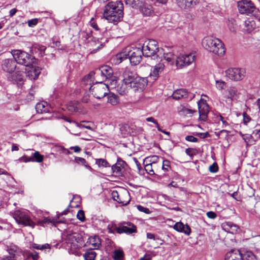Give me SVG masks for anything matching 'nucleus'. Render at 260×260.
<instances>
[{"label": "nucleus", "mask_w": 260, "mask_h": 260, "mask_svg": "<svg viewBox=\"0 0 260 260\" xmlns=\"http://www.w3.org/2000/svg\"><path fill=\"white\" fill-rule=\"evenodd\" d=\"M113 257L115 260H123V251L121 250H115L113 252Z\"/></svg>", "instance_id": "de8ad7c7"}, {"label": "nucleus", "mask_w": 260, "mask_h": 260, "mask_svg": "<svg viewBox=\"0 0 260 260\" xmlns=\"http://www.w3.org/2000/svg\"><path fill=\"white\" fill-rule=\"evenodd\" d=\"M16 63L24 65L25 67H29L34 63V58L28 53L20 50H14L11 52Z\"/></svg>", "instance_id": "39448f33"}, {"label": "nucleus", "mask_w": 260, "mask_h": 260, "mask_svg": "<svg viewBox=\"0 0 260 260\" xmlns=\"http://www.w3.org/2000/svg\"><path fill=\"white\" fill-rule=\"evenodd\" d=\"M117 82L116 83L115 86H111V88H115L116 90L122 95H126L131 89L129 84L125 83V82L122 80L118 84H117Z\"/></svg>", "instance_id": "aec40b11"}, {"label": "nucleus", "mask_w": 260, "mask_h": 260, "mask_svg": "<svg viewBox=\"0 0 260 260\" xmlns=\"http://www.w3.org/2000/svg\"><path fill=\"white\" fill-rule=\"evenodd\" d=\"M36 109L38 113H47L50 112V106L45 102H42L37 104Z\"/></svg>", "instance_id": "c756f323"}, {"label": "nucleus", "mask_w": 260, "mask_h": 260, "mask_svg": "<svg viewBox=\"0 0 260 260\" xmlns=\"http://www.w3.org/2000/svg\"><path fill=\"white\" fill-rule=\"evenodd\" d=\"M87 243L92 246L93 249H98L101 244L100 238L97 236L90 237L88 238Z\"/></svg>", "instance_id": "7c9ffc66"}, {"label": "nucleus", "mask_w": 260, "mask_h": 260, "mask_svg": "<svg viewBox=\"0 0 260 260\" xmlns=\"http://www.w3.org/2000/svg\"><path fill=\"white\" fill-rule=\"evenodd\" d=\"M158 159H159V158L157 156L153 155L151 157H147L146 158L145 160H144V162L148 161L149 163H150L152 165H155L156 164V162L157 161V160Z\"/></svg>", "instance_id": "4d7b16f0"}, {"label": "nucleus", "mask_w": 260, "mask_h": 260, "mask_svg": "<svg viewBox=\"0 0 260 260\" xmlns=\"http://www.w3.org/2000/svg\"><path fill=\"white\" fill-rule=\"evenodd\" d=\"M92 41L95 42V43H96V42L98 43H100V45H99L98 46V48L96 49H94L91 52L92 53H95L96 52L97 50H98L99 49L102 48L103 46V43L102 42V39H95V38H93L92 39Z\"/></svg>", "instance_id": "13d9d810"}, {"label": "nucleus", "mask_w": 260, "mask_h": 260, "mask_svg": "<svg viewBox=\"0 0 260 260\" xmlns=\"http://www.w3.org/2000/svg\"><path fill=\"white\" fill-rule=\"evenodd\" d=\"M185 153L187 155L192 158L193 157L197 154V151L196 149L188 148L186 149Z\"/></svg>", "instance_id": "864d4df0"}, {"label": "nucleus", "mask_w": 260, "mask_h": 260, "mask_svg": "<svg viewBox=\"0 0 260 260\" xmlns=\"http://www.w3.org/2000/svg\"><path fill=\"white\" fill-rule=\"evenodd\" d=\"M28 69H26V74L30 80H36L38 78L41 73V69L39 67L31 66L27 67Z\"/></svg>", "instance_id": "412c9836"}, {"label": "nucleus", "mask_w": 260, "mask_h": 260, "mask_svg": "<svg viewBox=\"0 0 260 260\" xmlns=\"http://www.w3.org/2000/svg\"><path fill=\"white\" fill-rule=\"evenodd\" d=\"M77 217L80 221H84L85 220V215L84 211L82 210H80L77 213Z\"/></svg>", "instance_id": "e2e57ef3"}, {"label": "nucleus", "mask_w": 260, "mask_h": 260, "mask_svg": "<svg viewBox=\"0 0 260 260\" xmlns=\"http://www.w3.org/2000/svg\"><path fill=\"white\" fill-rule=\"evenodd\" d=\"M74 161L78 165L84 166L87 169L90 168L86 160L83 157L76 156L74 158Z\"/></svg>", "instance_id": "79ce46f5"}, {"label": "nucleus", "mask_w": 260, "mask_h": 260, "mask_svg": "<svg viewBox=\"0 0 260 260\" xmlns=\"http://www.w3.org/2000/svg\"><path fill=\"white\" fill-rule=\"evenodd\" d=\"M225 226H226L225 228L227 230H228V232L230 233H234V232H236L238 231L239 229L238 226L234 224L233 223L231 222H228L226 223L225 225Z\"/></svg>", "instance_id": "a19ab883"}, {"label": "nucleus", "mask_w": 260, "mask_h": 260, "mask_svg": "<svg viewBox=\"0 0 260 260\" xmlns=\"http://www.w3.org/2000/svg\"><path fill=\"white\" fill-rule=\"evenodd\" d=\"M126 5H129L133 8H137L142 0H124Z\"/></svg>", "instance_id": "3c124183"}, {"label": "nucleus", "mask_w": 260, "mask_h": 260, "mask_svg": "<svg viewBox=\"0 0 260 260\" xmlns=\"http://www.w3.org/2000/svg\"><path fill=\"white\" fill-rule=\"evenodd\" d=\"M104 17L110 23L117 24L123 17V4L121 1L111 2L104 8Z\"/></svg>", "instance_id": "f257e3e1"}, {"label": "nucleus", "mask_w": 260, "mask_h": 260, "mask_svg": "<svg viewBox=\"0 0 260 260\" xmlns=\"http://www.w3.org/2000/svg\"><path fill=\"white\" fill-rule=\"evenodd\" d=\"M63 222L61 220H58V216L54 217L52 219L49 218L48 217L44 218L43 220L40 221V223L42 225L46 223H53L55 224L56 223L62 222Z\"/></svg>", "instance_id": "58836bf2"}, {"label": "nucleus", "mask_w": 260, "mask_h": 260, "mask_svg": "<svg viewBox=\"0 0 260 260\" xmlns=\"http://www.w3.org/2000/svg\"><path fill=\"white\" fill-rule=\"evenodd\" d=\"M119 230L118 234H131L137 232V227L131 222H124L120 223V229Z\"/></svg>", "instance_id": "a211bd4d"}, {"label": "nucleus", "mask_w": 260, "mask_h": 260, "mask_svg": "<svg viewBox=\"0 0 260 260\" xmlns=\"http://www.w3.org/2000/svg\"><path fill=\"white\" fill-rule=\"evenodd\" d=\"M174 229L179 232L183 233L189 235L191 232V229L187 224H184L181 222H177L174 225Z\"/></svg>", "instance_id": "393cba45"}, {"label": "nucleus", "mask_w": 260, "mask_h": 260, "mask_svg": "<svg viewBox=\"0 0 260 260\" xmlns=\"http://www.w3.org/2000/svg\"><path fill=\"white\" fill-rule=\"evenodd\" d=\"M198 105L200 119L203 121H205L207 118L209 112V106L206 101L202 99H201L198 102Z\"/></svg>", "instance_id": "2eb2a0df"}, {"label": "nucleus", "mask_w": 260, "mask_h": 260, "mask_svg": "<svg viewBox=\"0 0 260 260\" xmlns=\"http://www.w3.org/2000/svg\"><path fill=\"white\" fill-rule=\"evenodd\" d=\"M9 81L18 86H21L24 82L23 72L20 71H16L15 73L10 74L8 76Z\"/></svg>", "instance_id": "dca6fc26"}, {"label": "nucleus", "mask_w": 260, "mask_h": 260, "mask_svg": "<svg viewBox=\"0 0 260 260\" xmlns=\"http://www.w3.org/2000/svg\"><path fill=\"white\" fill-rule=\"evenodd\" d=\"M245 29L248 32H250L256 27L255 22L249 19L246 20L244 22Z\"/></svg>", "instance_id": "c9c22d12"}, {"label": "nucleus", "mask_w": 260, "mask_h": 260, "mask_svg": "<svg viewBox=\"0 0 260 260\" xmlns=\"http://www.w3.org/2000/svg\"><path fill=\"white\" fill-rule=\"evenodd\" d=\"M96 99H101L108 94L109 89L108 84L103 83H96L90 87H87Z\"/></svg>", "instance_id": "423d86ee"}, {"label": "nucleus", "mask_w": 260, "mask_h": 260, "mask_svg": "<svg viewBox=\"0 0 260 260\" xmlns=\"http://www.w3.org/2000/svg\"><path fill=\"white\" fill-rule=\"evenodd\" d=\"M34 159L33 162H37L38 163L42 162L44 160V155L41 154L39 151H35L31 155Z\"/></svg>", "instance_id": "ea45409f"}, {"label": "nucleus", "mask_w": 260, "mask_h": 260, "mask_svg": "<svg viewBox=\"0 0 260 260\" xmlns=\"http://www.w3.org/2000/svg\"><path fill=\"white\" fill-rule=\"evenodd\" d=\"M90 25L96 30H99L100 28L98 27L97 23L94 21V19L92 18L89 22Z\"/></svg>", "instance_id": "338daca9"}, {"label": "nucleus", "mask_w": 260, "mask_h": 260, "mask_svg": "<svg viewBox=\"0 0 260 260\" xmlns=\"http://www.w3.org/2000/svg\"><path fill=\"white\" fill-rule=\"evenodd\" d=\"M170 168V162L168 160H164L162 165V169L165 172L169 171Z\"/></svg>", "instance_id": "bf43d9fd"}, {"label": "nucleus", "mask_w": 260, "mask_h": 260, "mask_svg": "<svg viewBox=\"0 0 260 260\" xmlns=\"http://www.w3.org/2000/svg\"><path fill=\"white\" fill-rule=\"evenodd\" d=\"M32 247L34 249L41 250H46L47 249L50 250L51 248L50 245L48 244L40 245L36 243H33L32 244Z\"/></svg>", "instance_id": "49530a36"}, {"label": "nucleus", "mask_w": 260, "mask_h": 260, "mask_svg": "<svg viewBox=\"0 0 260 260\" xmlns=\"http://www.w3.org/2000/svg\"><path fill=\"white\" fill-rule=\"evenodd\" d=\"M125 161L118 158L117 162L112 166L113 172L116 175H119L121 173V170L124 168Z\"/></svg>", "instance_id": "cd10ccee"}, {"label": "nucleus", "mask_w": 260, "mask_h": 260, "mask_svg": "<svg viewBox=\"0 0 260 260\" xmlns=\"http://www.w3.org/2000/svg\"><path fill=\"white\" fill-rule=\"evenodd\" d=\"M165 66L162 63H159L155 65L150 74V78H152L153 80H156L158 78L159 74L161 73L164 69Z\"/></svg>", "instance_id": "a878e982"}, {"label": "nucleus", "mask_w": 260, "mask_h": 260, "mask_svg": "<svg viewBox=\"0 0 260 260\" xmlns=\"http://www.w3.org/2000/svg\"><path fill=\"white\" fill-rule=\"evenodd\" d=\"M1 67L4 71L11 74L16 69V63L13 59H5L3 60Z\"/></svg>", "instance_id": "f3484780"}, {"label": "nucleus", "mask_w": 260, "mask_h": 260, "mask_svg": "<svg viewBox=\"0 0 260 260\" xmlns=\"http://www.w3.org/2000/svg\"><path fill=\"white\" fill-rule=\"evenodd\" d=\"M148 80L145 78L137 76L129 85L131 89L134 91L142 92L147 84Z\"/></svg>", "instance_id": "ddd939ff"}, {"label": "nucleus", "mask_w": 260, "mask_h": 260, "mask_svg": "<svg viewBox=\"0 0 260 260\" xmlns=\"http://www.w3.org/2000/svg\"><path fill=\"white\" fill-rule=\"evenodd\" d=\"M127 50L129 53V60L133 65L138 64L141 61L143 54L141 48L127 47Z\"/></svg>", "instance_id": "9d476101"}, {"label": "nucleus", "mask_w": 260, "mask_h": 260, "mask_svg": "<svg viewBox=\"0 0 260 260\" xmlns=\"http://www.w3.org/2000/svg\"><path fill=\"white\" fill-rule=\"evenodd\" d=\"M93 72L94 75V79L96 83H103L104 81L107 80V84H109L111 86H115L117 78L113 76V70L109 66H102Z\"/></svg>", "instance_id": "7ed1b4c3"}, {"label": "nucleus", "mask_w": 260, "mask_h": 260, "mask_svg": "<svg viewBox=\"0 0 260 260\" xmlns=\"http://www.w3.org/2000/svg\"><path fill=\"white\" fill-rule=\"evenodd\" d=\"M95 164L100 167H110L109 162L103 158L95 159Z\"/></svg>", "instance_id": "8fccbe9b"}, {"label": "nucleus", "mask_w": 260, "mask_h": 260, "mask_svg": "<svg viewBox=\"0 0 260 260\" xmlns=\"http://www.w3.org/2000/svg\"><path fill=\"white\" fill-rule=\"evenodd\" d=\"M246 71L242 68H230L225 71V76L234 81H240L245 76Z\"/></svg>", "instance_id": "9b49d317"}, {"label": "nucleus", "mask_w": 260, "mask_h": 260, "mask_svg": "<svg viewBox=\"0 0 260 260\" xmlns=\"http://www.w3.org/2000/svg\"><path fill=\"white\" fill-rule=\"evenodd\" d=\"M107 98V103L112 106H116L119 103V101L118 96L113 93H110L108 95Z\"/></svg>", "instance_id": "e433bc0d"}, {"label": "nucleus", "mask_w": 260, "mask_h": 260, "mask_svg": "<svg viewBox=\"0 0 260 260\" xmlns=\"http://www.w3.org/2000/svg\"><path fill=\"white\" fill-rule=\"evenodd\" d=\"M226 83L222 80L216 81V87L218 90H222L225 88Z\"/></svg>", "instance_id": "6e6d98bb"}, {"label": "nucleus", "mask_w": 260, "mask_h": 260, "mask_svg": "<svg viewBox=\"0 0 260 260\" xmlns=\"http://www.w3.org/2000/svg\"><path fill=\"white\" fill-rule=\"evenodd\" d=\"M226 92L228 93L227 98L230 99V101H233L238 94L237 89L234 86L228 88Z\"/></svg>", "instance_id": "f704fd0d"}, {"label": "nucleus", "mask_w": 260, "mask_h": 260, "mask_svg": "<svg viewBox=\"0 0 260 260\" xmlns=\"http://www.w3.org/2000/svg\"><path fill=\"white\" fill-rule=\"evenodd\" d=\"M107 229L110 233L114 234L115 232L118 233L119 229H120V224L117 226L115 223L111 222L108 225Z\"/></svg>", "instance_id": "37998d69"}, {"label": "nucleus", "mask_w": 260, "mask_h": 260, "mask_svg": "<svg viewBox=\"0 0 260 260\" xmlns=\"http://www.w3.org/2000/svg\"><path fill=\"white\" fill-rule=\"evenodd\" d=\"M177 111L180 116L185 117H191L197 112L196 110L191 109L188 106H185L182 105L178 107Z\"/></svg>", "instance_id": "4be33fe9"}, {"label": "nucleus", "mask_w": 260, "mask_h": 260, "mask_svg": "<svg viewBox=\"0 0 260 260\" xmlns=\"http://www.w3.org/2000/svg\"><path fill=\"white\" fill-rule=\"evenodd\" d=\"M61 118L64 119V120H66L67 122H69L70 123H73L75 125V126L77 127H79V128L84 127V128H87V129H91V127L89 126L84 125V124H82L81 123L79 124L77 122L74 121H72L70 119L67 118V117H66L64 116H63L61 117Z\"/></svg>", "instance_id": "c03bdc74"}, {"label": "nucleus", "mask_w": 260, "mask_h": 260, "mask_svg": "<svg viewBox=\"0 0 260 260\" xmlns=\"http://www.w3.org/2000/svg\"><path fill=\"white\" fill-rule=\"evenodd\" d=\"M178 6L181 8H190L196 5L199 0H175Z\"/></svg>", "instance_id": "bb28decb"}, {"label": "nucleus", "mask_w": 260, "mask_h": 260, "mask_svg": "<svg viewBox=\"0 0 260 260\" xmlns=\"http://www.w3.org/2000/svg\"><path fill=\"white\" fill-rule=\"evenodd\" d=\"M14 218L18 224L34 227L35 223L31 220L27 211L17 210L14 213Z\"/></svg>", "instance_id": "0eeeda50"}, {"label": "nucleus", "mask_w": 260, "mask_h": 260, "mask_svg": "<svg viewBox=\"0 0 260 260\" xmlns=\"http://www.w3.org/2000/svg\"><path fill=\"white\" fill-rule=\"evenodd\" d=\"M20 160L24 162H33L34 159L32 157V156L30 157H27L25 155L23 156L21 158H20Z\"/></svg>", "instance_id": "0e129e2a"}, {"label": "nucleus", "mask_w": 260, "mask_h": 260, "mask_svg": "<svg viewBox=\"0 0 260 260\" xmlns=\"http://www.w3.org/2000/svg\"><path fill=\"white\" fill-rule=\"evenodd\" d=\"M128 51V50H127V47H126L123 51L117 54L115 56L116 63H120L123 60L127 58L129 59V53L127 52Z\"/></svg>", "instance_id": "473e14b6"}, {"label": "nucleus", "mask_w": 260, "mask_h": 260, "mask_svg": "<svg viewBox=\"0 0 260 260\" xmlns=\"http://www.w3.org/2000/svg\"><path fill=\"white\" fill-rule=\"evenodd\" d=\"M94 75L93 72H90L87 75L84 76L82 80V84L85 86H92L91 85L93 81H95L94 79Z\"/></svg>", "instance_id": "72a5a7b5"}, {"label": "nucleus", "mask_w": 260, "mask_h": 260, "mask_svg": "<svg viewBox=\"0 0 260 260\" xmlns=\"http://www.w3.org/2000/svg\"><path fill=\"white\" fill-rule=\"evenodd\" d=\"M221 121L222 123V127H226L229 125V123L226 121V119L222 117L220 114L216 116L215 121L218 122Z\"/></svg>", "instance_id": "603ef678"}, {"label": "nucleus", "mask_w": 260, "mask_h": 260, "mask_svg": "<svg viewBox=\"0 0 260 260\" xmlns=\"http://www.w3.org/2000/svg\"><path fill=\"white\" fill-rule=\"evenodd\" d=\"M112 198L122 206L128 204L131 201V196L127 190H123L120 191L113 190L111 193Z\"/></svg>", "instance_id": "6e6552de"}, {"label": "nucleus", "mask_w": 260, "mask_h": 260, "mask_svg": "<svg viewBox=\"0 0 260 260\" xmlns=\"http://www.w3.org/2000/svg\"><path fill=\"white\" fill-rule=\"evenodd\" d=\"M242 260H256V257L252 252L247 251L242 254Z\"/></svg>", "instance_id": "a18cd8bd"}, {"label": "nucleus", "mask_w": 260, "mask_h": 260, "mask_svg": "<svg viewBox=\"0 0 260 260\" xmlns=\"http://www.w3.org/2000/svg\"><path fill=\"white\" fill-rule=\"evenodd\" d=\"M91 34L90 32H88L86 31H83L80 34V36L84 40V41H86L88 40L90 37Z\"/></svg>", "instance_id": "680f3d73"}, {"label": "nucleus", "mask_w": 260, "mask_h": 260, "mask_svg": "<svg viewBox=\"0 0 260 260\" xmlns=\"http://www.w3.org/2000/svg\"><path fill=\"white\" fill-rule=\"evenodd\" d=\"M1 260H20L18 259V254L17 253H13L10 256L4 258Z\"/></svg>", "instance_id": "69168bd1"}, {"label": "nucleus", "mask_w": 260, "mask_h": 260, "mask_svg": "<svg viewBox=\"0 0 260 260\" xmlns=\"http://www.w3.org/2000/svg\"><path fill=\"white\" fill-rule=\"evenodd\" d=\"M96 255L95 252L93 250H89L84 254V257L85 260H94Z\"/></svg>", "instance_id": "09e8293b"}, {"label": "nucleus", "mask_w": 260, "mask_h": 260, "mask_svg": "<svg viewBox=\"0 0 260 260\" xmlns=\"http://www.w3.org/2000/svg\"><path fill=\"white\" fill-rule=\"evenodd\" d=\"M239 11L241 14H250L255 9L253 4L250 0H242L238 3Z\"/></svg>", "instance_id": "4468645a"}, {"label": "nucleus", "mask_w": 260, "mask_h": 260, "mask_svg": "<svg viewBox=\"0 0 260 260\" xmlns=\"http://www.w3.org/2000/svg\"><path fill=\"white\" fill-rule=\"evenodd\" d=\"M137 8L139 9L144 16H149L153 13L152 7L148 3V0H142Z\"/></svg>", "instance_id": "6ab92c4d"}, {"label": "nucleus", "mask_w": 260, "mask_h": 260, "mask_svg": "<svg viewBox=\"0 0 260 260\" xmlns=\"http://www.w3.org/2000/svg\"><path fill=\"white\" fill-rule=\"evenodd\" d=\"M243 123L245 125H247V123L251 120L250 117L245 112L243 114Z\"/></svg>", "instance_id": "774afa93"}, {"label": "nucleus", "mask_w": 260, "mask_h": 260, "mask_svg": "<svg viewBox=\"0 0 260 260\" xmlns=\"http://www.w3.org/2000/svg\"><path fill=\"white\" fill-rule=\"evenodd\" d=\"M196 58L194 53L180 54L176 59V65L177 68H182L192 63Z\"/></svg>", "instance_id": "1a4fd4ad"}, {"label": "nucleus", "mask_w": 260, "mask_h": 260, "mask_svg": "<svg viewBox=\"0 0 260 260\" xmlns=\"http://www.w3.org/2000/svg\"><path fill=\"white\" fill-rule=\"evenodd\" d=\"M227 25L230 31L236 32L237 29V24L235 20L229 19L227 22Z\"/></svg>", "instance_id": "4c0bfd02"}, {"label": "nucleus", "mask_w": 260, "mask_h": 260, "mask_svg": "<svg viewBox=\"0 0 260 260\" xmlns=\"http://www.w3.org/2000/svg\"><path fill=\"white\" fill-rule=\"evenodd\" d=\"M202 46L207 50L218 56L225 52L223 43L219 39L211 36H206L202 40Z\"/></svg>", "instance_id": "f03ea898"}, {"label": "nucleus", "mask_w": 260, "mask_h": 260, "mask_svg": "<svg viewBox=\"0 0 260 260\" xmlns=\"http://www.w3.org/2000/svg\"><path fill=\"white\" fill-rule=\"evenodd\" d=\"M160 52L163 53L164 59L168 62L173 63V60L175 59V55L171 51H169V48L161 49Z\"/></svg>", "instance_id": "2f4dec72"}, {"label": "nucleus", "mask_w": 260, "mask_h": 260, "mask_svg": "<svg viewBox=\"0 0 260 260\" xmlns=\"http://www.w3.org/2000/svg\"><path fill=\"white\" fill-rule=\"evenodd\" d=\"M172 96L175 100H179L181 98L189 99H191L192 98V95L188 93L184 89H179L175 90L173 93Z\"/></svg>", "instance_id": "5701e85b"}, {"label": "nucleus", "mask_w": 260, "mask_h": 260, "mask_svg": "<svg viewBox=\"0 0 260 260\" xmlns=\"http://www.w3.org/2000/svg\"><path fill=\"white\" fill-rule=\"evenodd\" d=\"M209 170L211 173H216L218 170V167L216 162L213 163L209 168Z\"/></svg>", "instance_id": "052dcab7"}, {"label": "nucleus", "mask_w": 260, "mask_h": 260, "mask_svg": "<svg viewBox=\"0 0 260 260\" xmlns=\"http://www.w3.org/2000/svg\"><path fill=\"white\" fill-rule=\"evenodd\" d=\"M225 260H242V253L239 250H232L225 254Z\"/></svg>", "instance_id": "b1692460"}, {"label": "nucleus", "mask_w": 260, "mask_h": 260, "mask_svg": "<svg viewBox=\"0 0 260 260\" xmlns=\"http://www.w3.org/2000/svg\"><path fill=\"white\" fill-rule=\"evenodd\" d=\"M137 76H138L134 73L128 70H126L123 73V79L122 81L130 85Z\"/></svg>", "instance_id": "c85d7f7f"}, {"label": "nucleus", "mask_w": 260, "mask_h": 260, "mask_svg": "<svg viewBox=\"0 0 260 260\" xmlns=\"http://www.w3.org/2000/svg\"><path fill=\"white\" fill-rule=\"evenodd\" d=\"M152 165V164L149 162L145 165V170L150 175H153L155 174Z\"/></svg>", "instance_id": "5fc2aeb1"}, {"label": "nucleus", "mask_w": 260, "mask_h": 260, "mask_svg": "<svg viewBox=\"0 0 260 260\" xmlns=\"http://www.w3.org/2000/svg\"><path fill=\"white\" fill-rule=\"evenodd\" d=\"M143 55L146 57L159 56L161 54L157 42L154 40L146 41L142 46H140Z\"/></svg>", "instance_id": "20e7f679"}, {"label": "nucleus", "mask_w": 260, "mask_h": 260, "mask_svg": "<svg viewBox=\"0 0 260 260\" xmlns=\"http://www.w3.org/2000/svg\"><path fill=\"white\" fill-rule=\"evenodd\" d=\"M65 241L71 248L77 249L80 246L79 244H81L82 238L78 233H73L67 235Z\"/></svg>", "instance_id": "f8f14e48"}]
</instances>
